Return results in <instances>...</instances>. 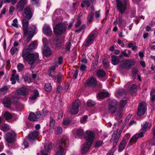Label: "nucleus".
I'll return each instance as SVG.
<instances>
[{
	"label": "nucleus",
	"instance_id": "40",
	"mask_svg": "<svg viewBox=\"0 0 155 155\" xmlns=\"http://www.w3.org/2000/svg\"><path fill=\"white\" fill-rule=\"evenodd\" d=\"M18 48L12 47L10 50L11 54L12 55L14 54L18 50Z\"/></svg>",
	"mask_w": 155,
	"mask_h": 155
},
{
	"label": "nucleus",
	"instance_id": "13",
	"mask_svg": "<svg viewBox=\"0 0 155 155\" xmlns=\"http://www.w3.org/2000/svg\"><path fill=\"white\" fill-rule=\"evenodd\" d=\"M42 116L39 112H37L35 114L33 112H31L28 116V119L32 121H36L38 119H39Z\"/></svg>",
	"mask_w": 155,
	"mask_h": 155
},
{
	"label": "nucleus",
	"instance_id": "60",
	"mask_svg": "<svg viewBox=\"0 0 155 155\" xmlns=\"http://www.w3.org/2000/svg\"><path fill=\"white\" fill-rule=\"evenodd\" d=\"M87 67L84 64H82L80 67V70L81 71L83 72L84 71L86 68Z\"/></svg>",
	"mask_w": 155,
	"mask_h": 155
},
{
	"label": "nucleus",
	"instance_id": "16",
	"mask_svg": "<svg viewBox=\"0 0 155 155\" xmlns=\"http://www.w3.org/2000/svg\"><path fill=\"white\" fill-rule=\"evenodd\" d=\"M43 32L44 33L48 36H51L52 34V31L51 28L49 25H44L43 28Z\"/></svg>",
	"mask_w": 155,
	"mask_h": 155
},
{
	"label": "nucleus",
	"instance_id": "58",
	"mask_svg": "<svg viewBox=\"0 0 155 155\" xmlns=\"http://www.w3.org/2000/svg\"><path fill=\"white\" fill-rule=\"evenodd\" d=\"M63 112L62 111H60L59 112L58 119H59L62 118L63 117Z\"/></svg>",
	"mask_w": 155,
	"mask_h": 155
},
{
	"label": "nucleus",
	"instance_id": "4",
	"mask_svg": "<svg viewBox=\"0 0 155 155\" xmlns=\"http://www.w3.org/2000/svg\"><path fill=\"white\" fill-rule=\"evenodd\" d=\"M118 11L121 14L125 13L127 8L130 6L129 0H116Z\"/></svg>",
	"mask_w": 155,
	"mask_h": 155
},
{
	"label": "nucleus",
	"instance_id": "32",
	"mask_svg": "<svg viewBox=\"0 0 155 155\" xmlns=\"http://www.w3.org/2000/svg\"><path fill=\"white\" fill-rule=\"evenodd\" d=\"M85 6L87 7H88L90 6V0H82L81 6L82 8L84 7Z\"/></svg>",
	"mask_w": 155,
	"mask_h": 155
},
{
	"label": "nucleus",
	"instance_id": "9",
	"mask_svg": "<svg viewBox=\"0 0 155 155\" xmlns=\"http://www.w3.org/2000/svg\"><path fill=\"white\" fill-rule=\"evenodd\" d=\"M147 109V105L145 102H141L139 105L138 107L137 114L138 115L141 116L143 115Z\"/></svg>",
	"mask_w": 155,
	"mask_h": 155
},
{
	"label": "nucleus",
	"instance_id": "11",
	"mask_svg": "<svg viewBox=\"0 0 155 155\" xmlns=\"http://www.w3.org/2000/svg\"><path fill=\"white\" fill-rule=\"evenodd\" d=\"M117 102L115 100L111 101L108 105L109 111L111 113H114L117 111Z\"/></svg>",
	"mask_w": 155,
	"mask_h": 155
},
{
	"label": "nucleus",
	"instance_id": "34",
	"mask_svg": "<svg viewBox=\"0 0 155 155\" xmlns=\"http://www.w3.org/2000/svg\"><path fill=\"white\" fill-rule=\"evenodd\" d=\"M63 58L61 57L56 58L55 59V64L60 65L62 64L63 62Z\"/></svg>",
	"mask_w": 155,
	"mask_h": 155
},
{
	"label": "nucleus",
	"instance_id": "38",
	"mask_svg": "<svg viewBox=\"0 0 155 155\" xmlns=\"http://www.w3.org/2000/svg\"><path fill=\"white\" fill-rule=\"evenodd\" d=\"M55 133L58 135L61 134L62 132V129L61 127H58L55 128Z\"/></svg>",
	"mask_w": 155,
	"mask_h": 155
},
{
	"label": "nucleus",
	"instance_id": "45",
	"mask_svg": "<svg viewBox=\"0 0 155 155\" xmlns=\"http://www.w3.org/2000/svg\"><path fill=\"white\" fill-rule=\"evenodd\" d=\"M18 20L17 18H15L13 21L12 23V25L16 28H18Z\"/></svg>",
	"mask_w": 155,
	"mask_h": 155
},
{
	"label": "nucleus",
	"instance_id": "18",
	"mask_svg": "<svg viewBox=\"0 0 155 155\" xmlns=\"http://www.w3.org/2000/svg\"><path fill=\"white\" fill-rule=\"evenodd\" d=\"M18 76L16 73V71L15 70H13L12 71V77L11 81H12V84H14L16 83V80H18Z\"/></svg>",
	"mask_w": 155,
	"mask_h": 155
},
{
	"label": "nucleus",
	"instance_id": "17",
	"mask_svg": "<svg viewBox=\"0 0 155 155\" xmlns=\"http://www.w3.org/2000/svg\"><path fill=\"white\" fill-rule=\"evenodd\" d=\"M28 90L25 86L23 87L17 91L18 94L23 96H25L28 94Z\"/></svg>",
	"mask_w": 155,
	"mask_h": 155
},
{
	"label": "nucleus",
	"instance_id": "36",
	"mask_svg": "<svg viewBox=\"0 0 155 155\" xmlns=\"http://www.w3.org/2000/svg\"><path fill=\"white\" fill-rule=\"evenodd\" d=\"M128 47L131 48L134 51H136L138 49V47L135 45H134L132 43H130L128 44Z\"/></svg>",
	"mask_w": 155,
	"mask_h": 155
},
{
	"label": "nucleus",
	"instance_id": "35",
	"mask_svg": "<svg viewBox=\"0 0 155 155\" xmlns=\"http://www.w3.org/2000/svg\"><path fill=\"white\" fill-rule=\"evenodd\" d=\"M106 73L105 71L102 70H99L97 72V74L99 77H103L105 76Z\"/></svg>",
	"mask_w": 155,
	"mask_h": 155
},
{
	"label": "nucleus",
	"instance_id": "24",
	"mask_svg": "<svg viewBox=\"0 0 155 155\" xmlns=\"http://www.w3.org/2000/svg\"><path fill=\"white\" fill-rule=\"evenodd\" d=\"M87 84L90 86H95L97 84V81L94 77H91L87 82Z\"/></svg>",
	"mask_w": 155,
	"mask_h": 155
},
{
	"label": "nucleus",
	"instance_id": "5",
	"mask_svg": "<svg viewBox=\"0 0 155 155\" xmlns=\"http://www.w3.org/2000/svg\"><path fill=\"white\" fill-rule=\"evenodd\" d=\"M66 29L64 25L60 23L57 24L54 29V33L56 35H61L64 33Z\"/></svg>",
	"mask_w": 155,
	"mask_h": 155
},
{
	"label": "nucleus",
	"instance_id": "52",
	"mask_svg": "<svg viewBox=\"0 0 155 155\" xmlns=\"http://www.w3.org/2000/svg\"><path fill=\"white\" fill-rule=\"evenodd\" d=\"M24 68V66L23 64L21 63H19L18 65V70L20 71H22Z\"/></svg>",
	"mask_w": 155,
	"mask_h": 155
},
{
	"label": "nucleus",
	"instance_id": "57",
	"mask_svg": "<svg viewBox=\"0 0 155 155\" xmlns=\"http://www.w3.org/2000/svg\"><path fill=\"white\" fill-rule=\"evenodd\" d=\"M100 10L96 11L95 13V16L96 18H97L100 16Z\"/></svg>",
	"mask_w": 155,
	"mask_h": 155
},
{
	"label": "nucleus",
	"instance_id": "28",
	"mask_svg": "<svg viewBox=\"0 0 155 155\" xmlns=\"http://www.w3.org/2000/svg\"><path fill=\"white\" fill-rule=\"evenodd\" d=\"M109 94L106 92H101L97 95V97L99 99H102L108 96Z\"/></svg>",
	"mask_w": 155,
	"mask_h": 155
},
{
	"label": "nucleus",
	"instance_id": "2",
	"mask_svg": "<svg viewBox=\"0 0 155 155\" xmlns=\"http://www.w3.org/2000/svg\"><path fill=\"white\" fill-rule=\"evenodd\" d=\"M69 145L68 137L63 136L57 144L55 150V155H65Z\"/></svg>",
	"mask_w": 155,
	"mask_h": 155
},
{
	"label": "nucleus",
	"instance_id": "23",
	"mask_svg": "<svg viewBox=\"0 0 155 155\" xmlns=\"http://www.w3.org/2000/svg\"><path fill=\"white\" fill-rule=\"evenodd\" d=\"M58 67V65L57 64H55L54 65H53L49 69L48 71L49 72V76L51 77H52L53 79H56V76L53 75L51 74V73H53L54 71L55 70L56 68Z\"/></svg>",
	"mask_w": 155,
	"mask_h": 155
},
{
	"label": "nucleus",
	"instance_id": "7",
	"mask_svg": "<svg viewBox=\"0 0 155 155\" xmlns=\"http://www.w3.org/2000/svg\"><path fill=\"white\" fill-rule=\"evenodd\" d=\"M135 63V61L133 60H124L121 62V66L124 68L129 69L134 65Z\"/></svg>",
	"mask_w": 155,
	"mask_h": 155
},
{
	"label": "nucleus",
	"instance_id": "41",
	"mask_svg": "<svg viewBox=\"0 0 155 155\" xmlns=\"http://www.w3.org/2000/svg\"><path fill=\"white\" fill-rule=\"evenodd\" d=\"M45 89L46 91H50L52 89V87L51 84L49 83L46 84L45 86Z\"/></svg>",
	"mask_w": 155,
	"mask_h": 155
},
{
	"label": "nucleus",
	"instance_id": "39",
	"mask_svg": "<svg viewBox=\"0 0 155 155\" xmlns=\"http://www.w3.org/2000/svg\"><path fill=\"white\" fill-rule=\"evenodd\" d=\"M45 149L46 152L48 153L49 150L52 148V146L51 143L44 145Z\"/></svg>",
	"mask_w": 155,
	"mask_h": 155
},
{
	"label": "nucleus",
	"instance_id": "15",
	"mask_svg": "<svg viewBox=\"0 0 155 155\" xmlns=\"http://www.w3.org/2000/svg\"><path fill=\"white\" fill-rule=\"evenodd\" d=\"M27 2V0H20L17 4V9L20 11H22Z\"/></svg>",
	"mask_w": 155,
	"mask_h": 155
},
{
	"label": "nucleus",
	"instance_id": "43",
	"mask_svg": "<svg viewBox=\"0 0 155 155\" xmlns=\"http://www.w3.org/2000/svg\"><path fill=\"white\" fill-rule=\"evenodd\" d=\"M55 120L52 118H51L50 120L49 126L51 128H53L55 126Z\"/></svg>",
	"mask_w": 155,
	"mask_h": 155
},
{
	"label": "nucleus",
	"instance_id": "10",
	"mask_svg": "<svg viewBox=\"0 0 155 155\" xmlns=\"http://www.w3.org/2000/svg\"><path fill=\"white\" fill-rule=\"evenodd\" d=\"M16 137V134L14 131H12L7 133L6 135V139L8 143L13 142Z\"/></svg>",
	"mask_w": 155,
	"mask_h": 155
},
{
	"label": "nucleus",
	"instance_id": "14",
	"mask_svg": "<svg viewBox=\"0 0 155 155\" xmlns=\"http://www.w3.org/2000/svg\"><path fill=\"white\" fill-rule=\"evenodd\" d=\"M95 34V32L92 31L89 35L85 40V45L87 46L93 43L94 40V37Z\"/></svg>",
	"mask_w": 155,
	"mask_h": 155
},
{
	"label": "nucleus",
	"instance_id": "64",
	"mask_svg": "<svg viewBox=\"0 0 155 155\" xmlns=\"http://www.w3.org/2000/svg\"><path fill=\"white\" fill-rule=\"evenodd\" d=\"M81 24V21L78 18L77 20V21L75 24V26L76 27H79Z\"/></svg>",
	"mask_w": 155,
	"mask_h": 155
},
{
	"label": "nucleus",
	"instance_id": "47",
	"mask_svg": "<svg viewBox=\"0 0 155 155\" xmlns=\"http://www.w3.org/2000/svg\"><path fill=\"white\" fill-rule=\"evenodd\" d=\"M86 28L85 25H83L79 28L75 30V32L78 33H79L81 31L84 30Z\"/></svg>",
	"mask_w": 155,
	"mask_h": 155
},
{
	"label": "nucleus",
	"instance_id": "1",
	"mask_svg": "<svg viewBox=\"0 0 155 155\" xmlns=\"http://www.w3.org/2000/svg\"><path fill=\"white\" fill-rule=\"evenodd\" d=\"M37 46V42L34 41L31 42L27 48H24L23 49L22 56L23 59L30 64L32 65L34 63L35 61L38 58L39 55L38 53H30L28 50L34 49Z\"/></svg>",
	"mask_w": 155,
	"mask_h": 155
},
{
	"label": "nucleus",
	"instance_id": "6",
	"mask_svg": "<svg viewBox=\"0 0 155 155\" xmlns=\"http://www.w3.org/2000/svg\"><path fill=\"white\" fill-rule=\"evenodd\" d=\"M146 132V130L145 129H141L139 134H137L134 136L130 139L128 144V146H131V143L133 142L135 143L137 140L139 138L143 137L144 136V134Z\"/></svg>",
	"mask_w": 155,
	"mask_h": 155
},
{
	"label": "nucleus",
	"instance_id": "61",
	"mask_svg": "<svg viewBox=\"0 0 155 155\" xmlns=\"http://www.w3.org/2000/svg\"><path fill=\"white\" fill-rule=\"evenodd\" d=\"M6 12L5 8H4L2 10L1 13L0 14V18L2 17V15L5 14Z\"/></svg>",
	"mask_w": 155,
	"mask_h": 155
},
{
	"label": "nucleus",
	"instance_id": "63",
	"mask_svg": "<svg viewBox=\"0 0 155 155\" xmlns=\"http://www.w3.org/2000/svg\"><path fill=\"white\" fill-rule=\"evenodd\" d=\"M62 78V75L60 74H58V75L57 77L58 82H60L61 81Z\"/></svg>",
	"mask_w": 155,
	"mask_h": 155
},
{
	"label": "nucleus",
	"instance_id": "29",
	"mask_svg": "<svg viewBox=\"0 0 155 155\" xmlns=\"http://www.w3.org/2000/svg\"><path fill=\"white\" fill-rule=\"evenodd\" d=\"M3 116L6 120H8L12 118L13 115L8 112L6 111L4 114Z\"/></svg>",
	"mask_w": 155,
	"mask_h": 155
},
{
	"label": "nucleus",
	"instance_id": "33",
	"mask_svg": "<svg viewBox=\"0 0 155 155\" xmlns=\"http://www.w3.org/2000/svg\"><path fill=\"white\" fill-rule=\"evenodd\" d=\"M127 104V101L126 100H121L119 104V110L121 111L124 107Z\"/></svg>",
	"mask_w": 155,
	"mask_h": 155
},
{
	"label": "nucleus",
	"instance_id": "20",
	"mask_svg": "<svg viewBox=\"0 0 155 155\" xmlns=\"http://www.w3.org/2000/svg\"><path fill=\"white\" fill-rule=\"evenodd\" d=\"M24 13L25 17L28 19H30L32 17V13L30 8L28 7H26L24 9Z\"/></svg>",
	"mask_w": 155,
	"mask_h": 155
},
{
	"label": "nucleus",
	"instance_id": "12",
	"mask_svg": "<svg viewBox=\"0 0 155 155\" xmlns=\"http://www.w3.org/2000/svg\"><path fill=\"white\" fill-rule=\"evenodd\" d=\"M36 29V27L35 25H32L28 28V36L26 41L28 42L34 36Z\"/></svg>",
	"mask_w": 155,
	"mask_h": 155
},
{
	"label": "nucleus",
	"instance_id": "62",
	"mask_svg": "<svg viewBox=\"0 0 155 155\" xmlns=\"http://www.w3.org/2000/svg\"><path fill=\"white\" fill-rule=\"evenodd\" d=\"M123 19L122 17H120L118 18V25L119 26H121L122 25L123 22Z\"/></svg>",
	"mask_w": 155,
	"mask_h": 155
},
{
	"label": "nucleus",
	"instance_id": "21",
	"mask_svg": "<svg viewBox=\"0 0 155 155\" xmlns=\"http://www.w3.org/2000/svg\"><path fill=\"white\" fill-rule=\"evenodd\" d=\"M42 52L43 54L45 56L48 57L50 56L52 52L50 48L47 46H44L43 48Z\"/></svg>",
	"mask_w": 155,
	"mask_h": 155
},
{
	"label": "nucleus",
	"instance_id": "37",
	"mask_svg": "<svg viewBox=\"0 0 155 155\" xmlns=\"http://www.w3.org/2000/svg\"><path fill=\"white\" fill-rule=\"evenodd\" d=\"M94 15V13L92 12H91L88 14L87 17V20L90 23L92 21Z\"/></svg>",
	"mask_w": 155,
	"mask_h": 155
},
{
	"label": "nucleus",
	"instance_id": "59",
	"mask_svg": "<svg viewBox=\"0 0 155 155\" xmlns=\"http://www.w3.org/2000/svg\"><path fill=\"white\" fill-rule=\"evenodd\" d=\"M144 52H140L139 53V55L140 58V60H142L144 56Z\"/></svg>",
	"mask_w": 155,
	"mask_h": 155
},
{
	"label": "nucleus",
	"instance_id": "50",
	"mask_svg": "<svg viewBox=\"0 0 155 155\" xmlns=\"http://www.w3.org/2000/svg\"><path fill=\"white\" fill-rule=\"evenodd\" d=\"M77 134L79 136H82L84 134V130L82 129H78L77 130Z\"/></svg>",
	"mask_w": 155,
	"mask_h": 155
},
{
	"label": "nucleus",
	"instance_id": "8",
	"mask_svg": "<svg viewBox=\"0 0 155 155\" xmlns=\"http://www.w3.org/2000/svg\"><path fill=\"white\" fill-rule=\"evenodd\" d=\"M80 104V101L78 100H76L73 104L72 108L70 110L72 114H78Z\"/></svg>",
	"mask_w": 155,
	"mask_h": 155
},
{
	"label": "nucleus",
	"instance_id": "44",
	"mask_svg": "<svg viewBox=\"0 0 155 155\" xmlns=\"http://www.w3.org/2000/svg\"><path fill=\"white\" fill-rule=\"evenodd\" d=\"M136 88V85L134 84H133L131 86L130 88L129 89V91L132 93L135 91Z\"/></svg>",
	"mask_w": 155,
	"mask_h": 155
},
{
	"label": "nucleus",
	"instance_id": "53",
	"mask_svg": "<svg viewBox=\"0 0 155 155\" xmlns=\"http://www.w3.org/2000/svg\"><path fill=\"white\" fill-rule=\"evenodd\" d=\"M42 41L44 44V46H46L48 43V40L46 38H44L42 39Z\"/></svg>",
	"mask_w": 155,
	"mask_h": 155
},
{
	"label": "nucleus",
	"instance_id": "27",
	"mask_svg": "<svg viewBox=\"0 0 155 155\" xmlns=\"http://www.w3.org/2000/svg\"><path fill=\"white\" fill-rule=\"evenodd\" d=\"M38 95L39 92L37 90H35L33 94L31 95L29 98L31 100H34L35 99L38 97Z\"/></svg>",
	"mask_w": 155,
	"mask_h": 155
},
{
	"label": "nucleus",
	"instance_id": "56",
	"mask_svg": "<svg viewBox=\"0 0 155 155\" xmlns=\"http://www.w3.org/2000/svg\"><path fill=\"white\" fill-rule=\"evenodd\" d=\"M9 129V127L8 126L5 125L1 127V130L4 131H6Z\"/></svg>",
	"mask_w": 155,
	"mask_h": 155
},
{
	"label": "nucleus",
	"instance_id": "42",
	"mask_svg": "<svg viewBox=\"0 0 155 155\" xmlns=\"http://www.w3.org/2000/svg\"><path fill=\"white\" fill-rule=\"evenodd\" d=\"M9 89V87L7 86H5L0 88V92L2 93H6Z\"/></svg>",
	"mask_w": 155,
	"mask_h": 155
},
{
	"label": "nucleus",
	"instance_id": "3",
	"mask_svg": "<svg viewBox=\"0 0 155 155\" xmlns=\"http://www.w3.org/2000/svg\"><path fill=\"white\" fill-rule=\"evenodd\" d=\"M84 137L87 141L83 145L81 153L84 154L87 152L95 138V135L94 132L90 130H87L84 134Z\"/></svg>",
	"mask_w": 155,
	"mask_h": 155
},
{
	"label": "nucleus",
	"instance_id": "25",
	"mask_svg": "<svg viewBox=\"0 0 155 155\" xmlns=\"http://www.w3.org/2000/svg\"><path fill=\"white\" fill-rule=\"evenodd\" d=\"M111 58V63L114 65L118 64L120 62L119 59L118 57L115 55H112Z\"/></svg>",
	"mask_w": 155,
	"mask_h": 155
},
{
	"label": "nucleus",
	"instance_id": "51",
	"mask_svg": "<svg viewBox=\"0 0 155 155\" xmlns=\"http://www.w3.org/2000/svg\"><path fill=\"white\" fill-rule=\"evenodd\" d=\"M70 122V121L67 119H64L63 120L62 122V124L64 125H68Z\"/></svg>",
	"mask_w": 155,
	"mask_h": 155
},
{
	"label": "nucleus",
	"instance_id": "19",
	"mask_svg": "<svg viewBox=\"0 0 155 155\" xmlns=\"http://www.w3.org/2000/svg\"><path fill=\"white\" fill-rule=\"evenodd\" d=\"M38 131H34L30 133L28 135V138L30 140H35L39 135Z\"/></svg>",
	"mask_w": 155,
	"mask_h": 155
},
{
	"label": "nucleus",
	"instance_id": "31",
	"mask_svg": "<svg viewBox=\"0 0 155 155\" xmlns=\"http://www.w3.org/2000/svg\"><path fill=\"white\" fill-rule=\"evenodd\" d=\"M22 25L23 29L25 36H27L28 34V24H24Z\"/></svg>",
	"mask_w": 155,
	"mask_h": 155
},
{
	"label": "nucleus",
	"instance_id": "26",
	"mask_svg": "<svg viewBox=\"0 0 155 155\" xmlns=\"http://www.w3.org/2000/svg\"><path fill=\"white\" fill-rule=\"evenodd\" d=\"M126 93V91L123 89H121L119 90L116 92L115 95L117 97H120Z\"/></svg>",
	"mask_w": 155,
	"mask_h": 155
},
{
	"label": "nucleus",
	"instance_id": "46",
	"mask_svg": "<svg viewBox=\"0 0 155 155\" xmlns=\"http://www.w3.org/2000/svg\"><path fill=\"white\" fill-rule=\"evenodd\" d=\"M87 104L88 106L89 107L92 106L95 104V102L91 100L88 101L87 102Z\"/></svg>",
	"mask_w": 155,
	"mask_h": 155
},
{
	"label": "nucleus",
	"instance_id": "22",
	"mask_svg": "<svg viewBox=\"0 0 155 155\" xmlns=\"http://www.w3.org/2000/svg\"><path fill=\"white\" fill-rule=\"evenodd\" d=\"M2 103L7 108L9 107L11 105V100L9 98L6 97L3 99Z\"/></svg>",
	"mask_w": 155,
	"mask_h": 155
},
{
	"label": "nucleus",
	"instance_id": "55",
	"mask_svg": "<svg viewBox=\"0 0 155 155\" xmlns=\"http://www.w3.org/2000/svg\"><path fill=\"white\" fill-rule=\"evenodd\" d=\"M71 45V43L70 42L67 43L66 46V49L68 51H69L70 49Z\"/></svg>",
	"mask_w": 155,
	"mask_h": 155
},
{
	"label": "nucleus",
	"instance_id": "30",
	"mask_svg": "<svg viewBox=\"0 0 155 155\" xmlns=\"http://www.w3.org/2000/svg\"><path fill=\"white\" fill-rule=\"evenodd\" d=\"M126 145V140L125 139H123L121 142L120 143L119 146V150L122 151L124 149Z\"/></svg>",
	"mask_w": 155,
	"mask_h": 155
},
{
	"label": "nucleus",
	"instance_id": "49",
	"mask_svg": "<svg viewBox=\"0 0 155 155\" xmlns=\"http://www.w3.org/2000/svg\"><path fill=\"white\" fill-rule=\"evenodd\" d=\"M121 53L122 54H120L119 55V57L120 58L122 57L123 56L127 57H128V56L127 54V53H126V49L124 50L123 51H122Z\"/></svg>",
	"mask_w": 155,
	"mask_h": 155
},
{
	"label": "nucleus",
	"instance_id": "54",
	"mask_svg": "<svg viewBox=\"0 0 155 155\" xmlns=\"http://www.w3.org/2000/svg\"><path fill=\"white\" fill-rule=\"evenodd\" d=\"M148 124L146 122H145L141 124L142 128L143 129H145L147 127Z\"/></svg>",
	"mask_w": 155,
	"mask_h": 155
},
{
	"label": "nucleus",
	"instance_id": "48",
	"mask_svg": "<svg viewBox=\"0 0 155 155\" xmlns=\"http://www.w3.org/2000/svg\"><path fill=\"white\" fill-rule=\"evenodd\" d=\"M103 144V143L102 141L99 140L96 142L95 147H99L101 146Z\"/></svg>",
	"mask_w": 155,
	"mask_h": 155
}]
</instances>
